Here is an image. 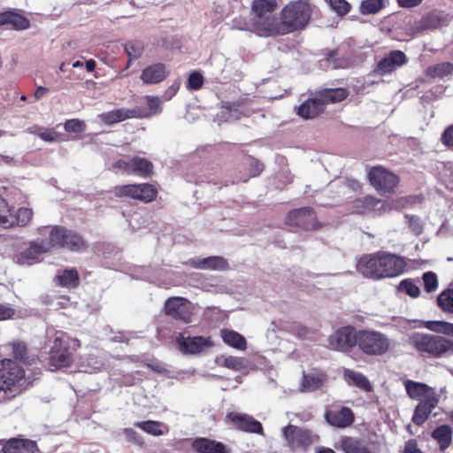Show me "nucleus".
<instances>
[{"label": "nucleus", "instance_id": "f257e3e1", "mask_svg": "<svg viewBox=\"0 0 453 453\" xmlns=\"http://www.w3.org/2000/svg\"><path fill=\"white\" fill-rule=\"evenodd\" d=\"M357 270L372 280L394 278L403 274L407 266L405 259L388 252L364 255L357 262Z\"/></svg>", "mask_w": 453, "mask_h": 453}, {"label": "nucleus", "instance_id": "6e6d98bb", "mask_svg": "<svg viewBox=\"0 0 453 453\" xmlns=\"http://www.w3.org/2000/svg\"><path fill=\"white\" fill-rule=\"evenodd\" d=\"M203 83V78L201 73L197 72L192 73L188 80V87L190 89L197 90L199 89Z\"/></svg>", "mask_w": 453, "mask_h": 453}, {"label": "nucleus", "instance_id": "5701e85b", "mask_svg": "<svg viewBox=\"0 0 453 453\" xmlns=\"http://www.w3.org/2000/svg\"><path fill=\"white\" fill-rule=\"evenodd\" d=\"M326 422L335 427L344 428L354 422V414L349 408L342 407L339 411H326Z\"/></svg>", "mask_w": 453, "mask_h": 453}, {"label": "nucleus", "instance_id": "0e129e2a", "mask_svg": "<svg viewBox=\"0 0 453 453\" xmlns=\"http://www.w3.org/2000/svg\"><path fill=\"white\" fill-rule=\"evenodd\" d=\"M9 212L10 207L5 199L0 195V226H4V220H5Z\"/></svg>", "mask_w": 453, "mask_h": 453}, {"label": "nucleus", "instance_id": "864d4df0", "mask_svg": "<svg viewBox=\"0 0 453 453\" xmlns=\"http://www.w3.org/2000/svg\"><path fill=\"white\" fill-rule=\"evenodd\" d=\"M125 49L128 56L134 59L140 58L143 51V46L139 42H129L126 45Z\"/></svg>", "mask_w": 453, "mask_h": 453}, {"label": "nucleus", "instance_id": "f03ea898", "mask_svg": "<svg viewBox=\"0 0 453 453\" xmlns=\"http://www.w3.org/2000/svg\"><path fill=\"white\" fill-rule=\"evenodd\" d=\"M276 8V0H253L251 33L264 38L286 35L280 16L273 13Z\"/></svg>", "mask_w": 453, "mask_h": 453}, {"label": "nucleus", "instance_id": "393cba45", "mask_svg": "<svg viewBox=\"0 0 453 453\" xmlns=\"http://www.w3.org/2000/svg\"><path fill=\"white\" fill-rule=\"evenodd\" d=\"M8 26L16 30H25L29 27V20L22 15L13 12L6 11L0 13V27Z\"/></svg>", "mask_w": 453, "mask_h": 453}, {"label": "nucleus", "instance_id": "20e7f679", "mask_svg": "<svg viewBox=\"0 0 453 453\" xmlns=\"http://www.w3.org/2000/svg\"><path fill=\"white\" fill-rule=\"evenodd\" d=\"M24 375L25 372L17 361H0V403L13 398L20 392L19 383Z\"/></svg>", "mask_w": 453, "mask_h": 453}, {"label": "nucleus", "instance_id": "39448f33", "mask_svg": "<svg viewBox=\"0 0 453 453\" xmlns=\"http://www.w3.org/2000/svg\"><path fill=\"white\" fill-rule=\"evenodd\" d=\"M311 9L308 2L297 0L288 3L280 12L285 35L303 30L310 21Z\"/></svg>", "mask_w": 453, "mask_h": 453}, {"label": "nucleus", "instance_id": "680f3d73", "mask_svg": "<svg viewBox=\"0 0 453 453\" xmlns=\"http://www.w3.org/2000/svg\"><path fill=\"white\" fill-rule=\"evenodd\" d=\"M39 137L45 142H54L57 140L58 134L53 129L42 127Z\"/></svg>", "mask_w": 453, "mask_h": 453}, {"label": "nucleus", "instance_id": "de8ad7c7", "mask_svg": "<svg viewBox=\"0 0 453 453\" xmlns=\"http://www.w3.org/2000/svg\"><path fill=\"white\" fill-rule=\"evenodd\" d=\"M398 290L406 293L411 297L419 296V288L411 280H403L398 285Z\"/></svg>", "mask_w": 453, "mask_h": 453}, {"label": "nucleus", "instance_id": "b1692460", "mask_svg": "<svg viewBox=\"0 0 453 453\" xmlns=\"http://www.w3.org/2000/svg\"><path fill=\"white\" fill-rule=\"evenodd\" d=\"M229 419L242 431L262 434L263 426L259 421L247 414L230 413Z\"/></svg>", "mask_w": 453, "mask_h": 453}, {"label": "nucleus", "instance_id": "4c0bfd02", "mask_svg": "<svg viewBox=\"0 0 453 453\" xmlns=\"http://www.w3.org/2000/svg\"><path fill=\"white\" fill-rule=\"evenodd\" d=\"M344 378L349 384H353L364 391L370 392L372 389L368 379L360 372L346 369Z\"/></svg>", "mask_w": 453, "mask_h": 453}, {"label": "nucleus", "instance_id": "bf43d9fd", "mask_svg": "<svg viewBox=\"0 0 453 453\" xmlns=\"http://www.w3.org/2000/svg\"><path fill=\"white\" fill-rule=\"evenodd\" d=\"M19 443V439H18V438L11 439L4 444V446L2 448V451L4 453H20Z\"/></svg>", "mask_w": 453, "mask_h": 453}, {"label": "nucleus", "instance_id": "a19ab883", "mask_svg": "<svg viewBox=\"0 0 453 453\" xmlns=\"http://www.w3.org/2000/svg\"><path fill=\"white\" fill-rule=\"evenodd\" d=\"M388 4V0H364L360 3L359 12L363 15L380 12Z\"/></svg>", "mask_w": 453, "mask_h": 453}, {"label": "nucleus", "instance_id": "6ab92c4d", "mask_svg": "<svg viewBox=\"0 0 453 453\" xmlns=\"http://www.w3.org/2000/svg\"><path fill=\"white\" fill-rule=\"evenodd\" d=\"M51 245L50 241L36 240L30 243L29 247L21 253L19 262L21 264L31 265L35 262L39 256L50 251Z\"/></svg>", "mask_w": 453, "mask_h": 453}, {"label": "nucleus", "instance_id": "aec40b11", "mask_svg": "<svg viewBox=\"0 0 453 453\" xmlns=\"http://www.w3.org/2000/svg\"><path fill=\"white\" fill-rule=\"evenodd\" d=\"M406 56L401 50H393L383 58L377 65L380 74L390 73L406 63Z\"/></svg>", "mask_w": 453, "mask_h": 453}, {"label": "nucleus", "instance_id": "bb28decb", "mask_svg": "<svg viewBox=\"0 0 453 453\" xmlns=\"http://www.w3.org/2000/svg\"><path fill=\"white\" fill-rule=\"evenodd\" d=\"M323 111L322 103L315 94L314 97L307 99L299 106L297 114L309 119L318 117Z\"/></svg>", "mask_w": 453, "mask_h": 453}, {"label": "nucleus", "instance_id": "37998d69", "mask_svg": "<svg viewBox=\"0 0 453 453\" xmlns=\"http://www.w3.org/2000/svg\"><path fill=\"white\" fill-rule=\"evenodd\" d=\"M425 327L435 333L453 336V323L440 320H429L425 322Z\"/></svg>", "mask_w": 453, "mask_h": 453}, {"label": "nucleus", "instance_id": "a878e982", "mask_svg": "<svg viewBox=\"0 0 453 453\" xmlns=\"http://www.w3.org/2000/svg\"><path fill=\"white\" fill-rule=\"evenodd\" d=\"M192 448L198 453H230L222 442L207 438L196 439L192 442Z\"/></svg>", "mask_w": 453, "mask_h": 453}, {"label": "nucleus", "instance_id": "9d476101", "mask_svg": "<svg viewBox=\"0 0 453 453\" xmlns=\"http://www.w3.org/2000/svg\"><path fill=\"white\" fill-rule=\"evenodd\" d=\"M282 434L288 446L293 449H305L319 441V436L311 431L292 425L285 426Z\"/></svg>", "mask_w": 453, "mask_h": 453}, {"label": "nucleus", "instance_id": "2eb2a0df", "mask_svg": "<svg viewBox=\"0 0 453 453\" xmlns=\"http://www.w3.org/2000/svg\"><path fill=\"white\" fill-rule=\"evenodd\" d=\"M176 342L178 343L179 349L183 354H198L213 346V342L211 339L203 336L190 337L180 334L177 337Z\"/></svg>", "mask_w": 453, "mask_h": 453}, {"label": "nucleus", "instance_id": "4468645a", "mask_svg": "<svg viewBox=\"0 0 453 453\" xmlns=\"http://www.w3.org/2000/svg\"><path fill=\"white\" fill-rule=\"evenodd\" d=\"M286 224L290 226H299L304 229H313L318 222L311 207L293 210L286 217Z\"/></svg>", "mask_w": 453, "mask_h": 453}, {"label": "nucleus", "instance_id": "1a4fd4ad", "mask_svg": "<svg viewBox=\"0 0 453 453\" xmlns=\"http://www.w3.org/2000/svg\"><path fill=\"white\" fill-rule=\"evenodd\" d=\"M49 241L51 248L60 247L73 251H79L86 247V243L80 234L58 226L50 227Z\"/></svg>", "mask_w": 453, "mask_h": 453}, {"label": "nucleus", "instance_id": "a211bd4d", "mask_svg": "<svg viewBox=\"0 0 453 453\" xmlns=\"http://www.w3.org/2000/svg\"><path fill=\"white\" fill-rule=\"evenodd\" d=\"M169 74L166 65L162 63L152 64L145 67L140 75L144 84H157L163 81Z\"/></svg>", "mask_w": 453, "mask_h": 453}, {"label": "nucleus", "instance_id": "412c9836", "mask_svg": "<svg viewBox=\"0 0 453 453\" xmlns=\"http://www.w3.org/2000/svg\"><path fill=\"white\" fill-rule=\"evenodd\" d=\"M146 107L135 106L132 108L134 119H148L156 116L162 111V99L158 96H146Z\"/></svg>", "mask_w": 453, "mask_h": 453}, {"label": "nucleus", "instance_id": "e433bc0d", "mask_svg": "<svg viewBox=\"0 0 453 453\" xmlns=\"http://www.w3.org/2000/svg\"><path fill=\"white\" fill-rule=\"evenodd\" d=\"M442 16L440 13L433 12L416 22L413 31L420 32L426 29H435L441 25Z\"/></svg>", "mask_w": 453, "mask_h": 453}, {"label": "nucleus", "instance_id": "a18cd8bd", "mask_svg": "<svg viewBox=\"0 0 453 453\" xmlns=\"http://www.w3.org/2000/svg\"><path fill=\"white\" fill-rule=\"evenodd\" d=\"M134 426L141 428L147 434H150L154 436H159L163 434V431L160 426L161 424L157 421H138L134 424Z\"/></svg>", "mask_w": 453, "mask_h": 453}, {"label": "nucleus", "instance_id": "58836bf2", "mask_svg": "<svg viewBox=\"0 0 453 453\" xmlns=\"http://www.w3.org/2000/svg\"><path fill=\"white\" fill-rule=\"evenodd\" d=\"M325 376L323 374H303L300 388L301 392H312L320 388L324 383Z\"/></svg>", "mask_w": 453, "mask_h": 453}, {"label": "nucleus", "instance_id": "69168bd1", "mask_svg": "<svg viewBox=\"0 0 453 453\" xmlns=\"http://www.w3.org/2000/svg\"><path fill=\"white\" fill-rule=\"evenodd\" d=\"M403 453H423L418 447L416 440L411 439L406 441Z\"/></svg>", "mask_w": 453, "mask_h": 453}, {"label": "nucleus", "instance_id": "7ed1b4c3", "mask_svg": "<svg viewBox=\"0 0 453 453\" xmlns=\"http://www.w3.org/2000/svg\"><path fill=\"white\" fill-rule=\"evenodd\" d=\"M408 343L417 351L435 358L453 355V341L438 334L414 333L409 336Z\"/></svg>", "mask_w": 453, "mask_h": 453}, {"label": "nucleus", "instance_id": "f704fd0d", "mask_svg": "<svg viewBox=\"0 0 453 453\" xmlns=\"http://www.w3.org/2000/svg\"><path fill=\"white\" fill-rule=\"evenodd\" d=\"M452 434V428L449 425H441L433 431L432 437L438 442L440 449L443 451L449 447Z\"/></svg>", "mask_w": 453, "mask_h": 453}, {"label": "nucleus", "instance_id": "774afa93", "mask_svg": "<svg viewBox=\"0 0 453 453\" xmlns=\"http://www.w3.org/2000/svg\"><path fill=\"white\" fill-rule=\"evenodd\" d=\"M442 140L446 145L453 147V125L444 131Z\"/></svg>", "mask_w": 453, "mask_h": 453}, {"label": "nucleus", "instance_id": "7c9ffc66", "mask_svg": "<svg viewBox=\"0 0 453 453\" xmlns=\"http://www.w3.org/2000/svg\"><path fill=\"white\" fill-rule=\"evenodd\" d=\"M341 448L344 453H373L366 441L354 437L342 438Z\"/></svg>", "mask_w": 453, "mask_h": 453}, {"label": "nucleus", "instance_id": "72a5a7b5", "mask_svg": "<svg viewBox=\"0 0 453 453\" xmlns=\"http://www.w3.org/2000/svg\"><path fill=\"white\" fill-rule=\"evenodd\" d=\"M219 366H223L234 372H242L247 369L248 365L244 358L233 356H219L215 359Z\"/></svg>", "mask_w": 453, "mask_h": 453}, {"label": "nucleus", "instance_id": "c756f323", "mask_svg": "<svg viewBox=\"0 0 453 453\" xmlns=\"http://www.w3.org/2000/svg\"><path fill=\"white\" fill-rule=\"evenodd\" d=\"M406 392L411 399L418 400L420 397H428V395H436L435 391L433 388H430L426 384L421 382H416L413 380H406L404 383Z\"/></svg>", "mask_w": 453, "mask_h": 453}, {"label": "nucleus", "instance_id": "6e6552de", "mask_svg": "<svg viewBox=\"0 0 453 453\" xmlns=\"http://www.w3.org/2000/svg\"><path fill=\"white\" fill-rule=\"evenodd\" d=\"M368 179L380 195L395 193L400 180L395 173L382 166L371 168L368 172Z\"/></svg>", "mask_w": 453, "mask_h": 453}, {"label": "nucleus", "instance_id": "3c124183", "mask_svg": "<svg viewBox=\"0 0 453 453\" xmlns=\"http://www.w3.org/2000/svg\"><path fill=\"white\" fill-rule=\"evenodd\" d=\"M423 281L425 286V290L427 293L434 292L438 288V280L437 276L433 272H426L423 274Z\"/></svg>", "mask_w": 453, "mask_h": 453}, {"label": "nucleus", "instance_id": "09e8293b", "mask_svg": "<svg viewBox=\"0 0 453 453\" xmlns=\"http://www.w3.org/2000/svg\"><path fill=\"white\" fill-rule=\"evenodd\" d=\"M64 127L66 132L80 134L85 131L86 124L83 120L72 119L65 122Z\"/></svg>", "mask_w": 453, "mask_h": 453}, {"label": "nucleus", "instance_id": "49530a36", "mask_svg": "<svg viewBox=\"0 0 453 453\" xmlns=\"http://www.w3.org/2000/svg\"><path fill=\"white\" fill-rule=\"evenodd\" d=\"M438 305L446 311L453 312V289L441 293L437 298Z\"/></svg>", "mask_w": 453, "mask_h": 453}, {"label": "nucleus", "instance_id": "5fc2aeb1", "mask_svg": "<svg viewBox=\"0 0 453 453\" xmlns=\"http://www.w3.org/2000/svg\"><path fill=\"white\" fill-rule=\"evenodd\" d=\"M252 27V16L250 15V19L246 20L244 19H235L232 22V28L242 31H249L251 32Z\"/></svg>", "mask_w": 453, "mask_h": 453}, {"label": "nucleus", "instance_id": "4be33fe9", "mask_svg": "<svg viewBox=\"0 0 453 453\" xmlns=\"http://www.w3.org/2000/svg\"><path fill=\"white\" fill-rule=\"evenodd\" d=\"M439 398L437 395H428L426 399L421 400L416 406L412 421L414 424L420 426L428 418L432 411L437 406Z\"/></svg>", "mask_w": 453, "mask_h": 453}, {"label": "nucleus", "instance_id": "4d7b16f0", "mask_svg": "<svg viewBox=\"0 0 453 453\" xmlns=\"http://www.w3.org/2000/svg\"><path fill=\"white\" fill-rule=\"evenodd\" d=\"M19 452L20 453H35L37 450L35 441L27 439H19Z\"/></svg>", "mask_w": 453, "mask_h": 453}, {"label": "nucleus", "instance_id": "0eeeda50", "mask_svg": "<svg viewBox=\"0 0 453 453\" xmlns=\"http://www.w3.org/2000/svg\"><path fill=\"white\" fill-rule=\"evenodd\" d=\"M69 348L70 338L64 332H56L49 357L51 370L66 367L71 364L72 353Z\"/></svg>", "mask_w": 453, "mask_h": 453}, {"label": "nucleus", "instance_id": "e2e57ef3", "mask_svg": "<svg viewBox=\"0 0 453 453\" xmlns=\"http://www.w3.org/2000/svg\"><path fill=\"white\" fill-rule=\"evenodd\" d=\"M406 202L405 198L387 201V203L388 204V206H387V212H389L392 210H401L404 207Z\"/></svg>", "mask_w": 453, "mask_h": 453}, {"label": "nucleus", "instance_id": "dca6fc26", "mask_svg": "<svg viewBox=\"0 0 453 453\" xmlns=\"http://www.w3.org/2000/svg\"><path fill=\"white\" fill-rule=\"evenodd\" d=\"M387 201H382L372 196H366L355 201V210L357 213L365 214L375 212L379 215L387 213Z\"/></svg>", "mask_w": 453, "mask_h": 453}, {"label": "nucleus", "instance_id": "79ce46f5", "mask_svg": "<svg viewBox=\"0 0 453 453\" xmlns=\"http://www.w3.org/2000/svg\"><path fill=\"white\" fill-rule=\"evenodd\" d=\"M242 114V110L235 105L223 106L217 114V120L219 123L234 121L239 119Z\"/></svg>", "mask_w": 453, "mask_h": 453}, {"label": "nucleus", "instance_id": "ddd939ff", "mask_svg": "<svg viewBox=\"0 0 453 453\" xmlns=\"http://www.w3.org/2000/svg\"><path fill=\"white\" fill-rule=\"evenodd\" d=\"M193 304L186 298L173 296L166 300L165 312L174 319L189 323L193 315Z\"/></svg>", "mask_w": 453, "mask_h": 453}, {"label": "nucleus", "instance_id": "f8f14e48", "mask_svg": "<svg viewBox=\"0 0 453 453\" xmlns=\"http://www.w3.org/2000/svg\"><path fill=\"white\" fill-rule=\"evenodd\" d=\"M114 195L118 197H130L149 203L156 197L157 191L152 185L147 183L128 184L115 187Z\"/></svg>", "mask_w": 453, "mask_h": 453}, {"label": "nucleus", "instance_id": "052dcab7", "mask_svg": "<svg viewBox=\"0 0 453 453\" xmlns=\"http://www.w3.org/2000/svg\"><path fill=\"white\" fill-rule=\"evenodd\" d=\"M408 219L409 227L411 231L416 235L420 234L422 233L423 227L419 219L415 216L409 217Z\"/></svg>", "mask_w": 453, "mask_h": 453}, {"label": "nucleus", "instance_id": "c9c22d12", "mask_svg": "<svg viewBox=\"0 0 453 453\" xmlns=\"http://www.w3.org/2000/svg\"><path fill=\"white\" fill-rule=\"evenodd\" d=\"M55 282L64 288H75L79 284V273L73 268L64 270L56 275Z\"/></svg>", "mask_w": 453, "mask_h": 453}, {"label": "nucleus", "instance_id": "9b49d317", "mask_svg": "<svg viewBox=\"0 0 453 453\" xmlns=\"http://www.w3.org/2000/svg\"><path fill=\"white\" fill-rule=\"evenodd\" d=\"M358 331L352 326H344L328 338V348L334 350L347 352L351 349L352 347L357 345Z\"/></svg>", "mask_w": 453, "mask_h": 453}, {"label": "nucleus", "instance_id": "13d9d810", "mask_svg": "<svg viewBox=\"0 0 453 453\" xmlns=\"http://www.w3.org/2000/svg\"><path fill=\"white\" fill-rule=\"evenodd\" d=\"M123 434L127 440L134 444L142 446L144 443L142 436L132 428H125Z\"/></svg>", "mask_w": 453, "mask_h": 453}, {"label": "nucleus", "instance_id": "423d86ee", "mask_svg": "<svg viewBox=\"0 0 453 453\" xmlns=\"http://www.w3.org/2000/svg\"><path fill=\"white\" fill-rule=\"evenodd\" d=\"M359 349L368 356H382L391 346L390 339L384 334L373 330H360L357 336Z\"/></svg>", "mask_w": 453, "mask_h": 453}, {"label": "nucleus", "instance_id": "603ef678", "mask_svg": "<svg viewBox=\"0 0 453 453\" xmlns=\"http://www.w3.org/2000/svg\"><path fill=\"white\" fill-rule=\"evenodd\" d=\"M328 4L340 16L346 15L350 10V4L346 0H328Z\"/></svg>", "mask_w": 453, "mask_h": 453}, {"label": "nucleus", "instance_id": "473e14b6", "mask_svg": "<svg viewBox=\"0 0 453 453\" xmlns=\"http://www.w3.org/2000/svg\"><path fill=\"white\" fill-rule=\"evenodd\" d=\"M220 336L226 345L234 349L245 350L247 348V341L245 337L236 331L230 329H221Z\"/></svg>", "mask_w": 453, "mask_h": 453}, {"label": "nucleus", "instance_id": "338daca9", "mask_svg": "<svg viewBox=\"0 0 453 453\" xmlns=\"http://www.w3.org/2000/svg\"><path fill=\"white\" fill-rule=\"evenodd\" d=\"M180 88V84L178 82L171 85L164 93L162 99L164 101H169L173 98V96L177 93Z\"/></svg>", "mask_w": 453, "mask_h": 453}, {"label": "nucleus", "instance_id": "c03bdc74", "mask_svg": "<svg viewBox=\"0 0 453 453\" xmlns=\"http://www.w3.org/2000/svg\"><path fill=\"white\" fill-rule=\"evenodd\" d=\"M453 73V65L449 62H443L426 69V74L431 77L443 78Z\"/></svg>", "mask_w": 453, "mask_h": 453}, {"label": "nucleus", "instance_id": "c85d7f7f", "mask_svg": "<svg viewBox=\"0 0 453 453\" xmlns=\"http://www.w3.org/2000/svg\"><path fill=\"white\" fill-rule=\"evenodd\" d=\"M316 94L319 97V100L322 103L323 108L327 104H334V103L342 102L349 95L347 89L342 88H324V89L318 91Z\"/></svg>", "mask_w": 453, "mask_h": 453}, {"label": "nucleus", "instance_id": "8fccbe9b", "mask_svg": "<svg viewBox=\"0 0 453 453\" xmlns=\"http://www.w3.org/2000/svg\"><path fill=\"white\" fill-rule=\"evenodd\" d=\"M250 174L244 178H240L236 180H233L232 184H235V183H238L241 181L245 182L250 178L256 177L260 174V173L263 171V165L258 160H257L255 158H250Z\"/></svg>", "mask_w": 453, "mask_h": 453}, {"label": "nucleus", "instance_id": "f3484780", "mask_svg": "<svg viewBox=\"0 0 453 453\" xmlns=\"http://www.w3.org/2000/svg\"><path fill=\"white\" fill-rule=\"evenodd\" d=\"M186 265L200 270H226L228 267L226 260L219 256L190 258Z\"/></svg>", "mask_w": 453, "mask_h": 453}, {"label": "nucleus", "instance_id": "2f4dec72", "mask_svg": "<svg viewBox=\"0 0 453 453\" xmlns=\"http://www.w3.org/2000/svg\"><path fill=\"white\" fill-rule=\"evenodd\" d=\"M132 109H115L98 115V118L107 125H112L128 119H134Z\"/></svg>", "mask_w": 453, "mask_h": 453}, {"label": "nucleus", "instance_id": "cd10ccee", "mask_svg": "<svg viewBox=\"0 0 453 453\" xmlns=\"http://www.w3.org/2000/svg\"><path fill=\"white\" fill-rule=\"evenodd\" d=\"M33 217V211L29 208H19L15 213L11 211L8 213L7 218L4 220V227L8 228L14 226H26Z\"/></svg>", "mask_w": 453, "mask_h": 453}, {"label": "nucleus", "instance_id": "ea45409f", "mask_svg": "<svg viewBox=\"0 0 453 453\" xmlns=\"http://www.w3.org/2000/svg\"><path fill=\"white\" fill-rule=\"evenodd\" d=\"M130 174L135 173L141 176H147L152 172V163L149 160L140 157H134L130 159Z\"/></svg>", "mask_w": 453, "mask_h": 453}]
</instances>
